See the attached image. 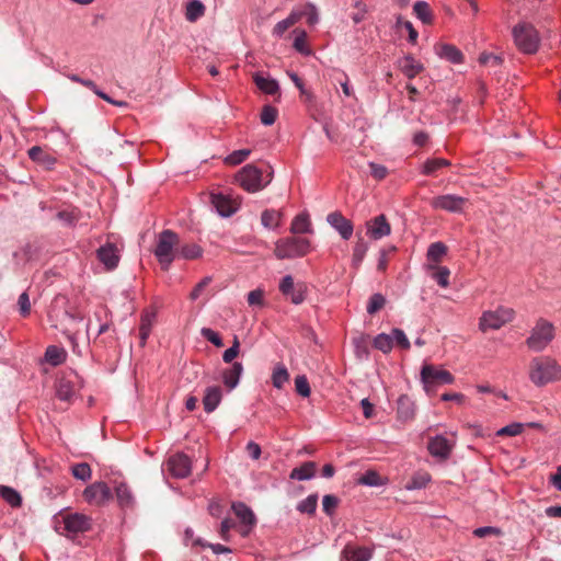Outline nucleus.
Here are the masks:
<instances>
[{
	"label": "nucleus",
	"mask_w": 561,
	"mask_h": 561,
	"mask_svg": "<svg viewBox=\"0 0 561 561\" xmlns=\"http://www.w3.org/2000/svg\"><path fill=\"white\" fill-rule=\"evenodd\" d=\"M528 375L534 385L542 387L561 379V366L549 356H537L529 364Z\"/></svg>",
	"instance_id": "1"
},
{
	"label": "nucleus",
	"mask_w": 561,
	"mask_h": 561,
	"mask_svg": "<svg viewBox=\"0 0 561 561\" xmlns=\"http://www.w3.org/2000/svg\"><path fill=\"white\" fill-rule=\"evenodd\" d=\"M179 244V234L170 229H165L158 234L153 254L163 271H168L178 257Z\"/></svg>",
	"instance_id": "2"
},
{
	"label": "nucleus",
	"mask_w": 561,
	"mask_h": 561,
	"mask_svg": "<svg viewBox=\"0 0 561 561\" xmlns=\"http://www.w3.org/2000/svg\"><path fill=\"white\" fill-rule=\"evenodd\" d=\"M311 243L307 238L287 237L275 242L274 255L278 260H291L307 255Z\"/></svg>",
	"instance_id": "3"
},
{
	"label": "nucleus",
	"mask_w": 561,
	"mask_h": 561,
	"mask_svg": "<svg viewBox=\"0 0 561 561\" xmlns=\"http://www.w3.org/2000/svg\"><path fill=\"white\" fill-rule=\"evenodd\" d=\"M237 183L247 192L255 193L263 190L272 181V173L266 176L254 164L244 165L236 175Z\"/></svg>",
	"instance_id": "4"
},
{
	"label": "nucleus",
	"mask_w": 561,
	"mask_h": 561,
	"mask_svg": "<svg viewBox=\"0 0 561 561\" xmlns=\"http://www.w3.org/2000/svg\"><path fill=\"white\" fill-rule=\"evenodd\" d=\"M513 37L518 49L525 54H534L539 47V35L529 23H518L513 28Z\"/></svg>",
	"instance_id": "5"
},
{
	"label": "nucleus",
	"mask_w": 561,
	"mask_h": 561,
	"mask_svg": "<svg viewBox=\"0 0 561 561\" xmlns=\"http://www.w3.org/2000/svg\"><path fill=\"white\" fill-rule=\"evenodd\" d=\"M554 337V327L546 319H539L526 340L527 346L535 351H543Z\"/></svg>",
	"instance_id": "6"
},
{
	"label": "nucleus",
	"mask_w": 561,
	"mask_h": 561,
	"mask_svg": "<svg viewBox=\"0 0 561 561\" xmlns=\"http://www.w3.org/2000/svg\"><path fill=\"white\" fill-rule=\"evenodd\" d=\"M515 311L512 308L499 307L495 310L484 311L479 320V329L482 332L499 330L513 321Z\"/></svg>",
	"instance_id": "7"
},
{
	"label": "nucleus",
	"mask_w": 561,
	"mask_h": 561,
	"mask_svg": "<svg viewBox=\"0 0 561 561\" xmlns=\"http://www.w3.org/2000/svg\"><path fill=\"white\" fill-rule=\"evenodd\" d=\"M82 497L89 505L102 507L110 503L113 499V493L105 482L96 481L83 490Z\"/></svg>",
	"instance_id": "8"
},
{
	"label": "nucleus",
	"mask_w": 561,
	"mask_h": 561,
	"mask_svg": "<svg viewBox=\"0 0 561 561\" xmlns=\"http://www.w3.org/2000/svg\"><path fill=\"white\" fill-rule=\"evenodd\" d=\"M70 316L69 300L65 295H57L51 300L48 310V320L53 328H60Z\"/></svg>",
	"instance_id": "9"
},
{
	"label": "nucleus",
	"mask_w": 561,
	"mask_h": 561,
	"mask_svg": "<svg viewBox=\"0 0 561 561\" xmlns=\"http://www.w3.org/2000/svg\"><path fill=\"white\" fill-rule=\"evenodd\" d=\"M466 204L467 198L455 194L438 195L430 201V205L433 209L449 213H461Z\"/></svg>",
	"instance_id": "10"
},
{
	"label": "nucleus",
	"mask_w": 561,
	"mask_h": 561,
	"mask_svg": "<svg viewBox=\"0 0 561 561\" xmlns=\"http://www.w3.org/2000/svg\"><path fill=\"white\" fill-rule=\"evenodd\" d=\"M279 291L295 305H300L306 299L307 286L304 283H294L290 275H286L279 283Z\"/></svg>",
	"instance_id": "11"
},
{
	"label": "nucleus",
	"mask_w": 561,
	"mask_h": 561,
	"mask_svg": "<svg viewBox=\"0 0 561 561\" xmlns=\"http://www.w3.org/2000/svg\"><path fill=\"white\" fill-rule=\"evenodd\" d=\"M454 380V376L448 370L437 368L434 365H424L421 369V381L427 385H450Z\"/></svg>",
	"instance_id": "12"
},
{
	"label": "nucleus",
	"mask_w": 561,
	"mask_h": 561,
	"mask_svg": "<svg viewBox=\"0 0 561 561\" xmlns=\"http://www.w3.org/2000/svg\"><path fill=\"white\" fill-rule=\"evenodd\" d=\"M96 257L105 270L113 271L118 266L121 250L114 242L107 241L96 250Z\"/></svg>",
	"instance_id": "13"
},
{
	"label": "nucleus",
	"mask_w": 561,
	"mask_h": 561,
	"mask_svg": "<svg viewBox=\"0 0 561 561\" xmlns=\"http://www.w3.org/2000/svg\"><path fill=\"white\" fill-rule=\"evenodd\" d=\"M167 465L170 474L178 479L188 477L192 470V461L190 457L183 453H178L169 457Z\"/></svg>",
	"instance_id": "14"
},
{
	"label": "nucleus",
	"mask_w": 561,
	"mask_h": 561,
	"mask_svg": "<svg viewBox=\"0 0 561 561\" xmlns=\"http://www.w3.org/2000/svg\"><path fill=\"white\" fill-rule=\"evenodd\" d=\"M65 530L69 535L85 533L91 529L92 520L82 513H70L62 517Z\"/></svg>",
	"instance_id": "15"
},
{
	"label": "nucleus",
	"mask_w": 561,
	"mask_h": 561,
	"mask_svg": "<svg viewBox=\"0 0 561 561\" xmlns=\"http://www.w3.org/2000/svg\"><path fill=\"white\" fill-rule=\"evenodd\" d=\"M366 234L373 240H380L391 233V226L385 215H378L366 221Z\"/></svg>",
	"instance_id": "16"
},
{
	"label": "nucleus",
	"mask_w": 561,
	"mask_h": 561,
	"mask_svg": "<svg viewBox=\"0 0 561 561\" xmlns=\"http://www.w3.org/2000/svg\"><path fill=\"white\" fill-rule=\"evenodd\" d=\"M210 203L221 217H230L238 210V204L222 193H211Z\"/></svg>",
	"instance_id": "17"
},
{
	"label": "nucleus",
	"mask_w": 561,
	"mask_h": 561,
	"mask_svg": "<svg viewBox=\"0 0 561 561\" xmlns=\"http://www.w3.org/2000/svg\"><path fill=\"white\" fill-rule=\"evenodd\" d=\"M232 510L237 517L242 523V528L240 530L242 536H248L251 528L255 525L256 518L252 510L242 502H237L232 504Z\"/></svg>",
	"instance_id": "18"
},
{
	"label": "nucleus",
	"mask_w": 561,
	"mask_h": 561,
	"mask_svg": "<svg viewBox=\"0 0 561 561\" xmlns=\"http://www.w3.org/2000/svg\"><path fill=\"white\" fill-rule=\"evenodd\" d=\"M327 221L334 228L343 240H348L354 231V227L351 220L345 218L341 213L333 211L328 215Z\"/></svg>",
	"instance_id": "19"
},
{
	"label": "nucleus",
	"mask_w": 561,
	"mask_h": 561,
	"mask_svg": "<svg viewBox=\"0 0 561 561\" xmlns=\"http://www.w3.org/2000/svg\"><path fill=\"white\" fill-rule=\"evenodd\" d=\"M157 321V309L154 307L146 308L140 316L139 337L140 344L144 346L151 333Z\"/></svg>",
	"instance_id": "20"
},
{
	"label": "nucleus",
	"mask_w": 561,
	"mask_h": 561,
	"mask_svg": "<svg viewBox=\"0 0 561 561\" xmlns=\"http://www.w3.org/2000/svg\"><path fill=\"white\" fill-rule=\"evenodd\" d=\"M427 449L433 457L446 459L451 453L453 444L445 436L436 435L430 439Z\"/></svg>",
	"instance_id": "21"
},
{
	"label": "nucleus",
	"mask_w": 561,
	"mask_h": 561,
	"mask_svg": "<svg viewBox=\"0 0 561 561\" xmlns=\"http://www.w3.org/2000/svg\"><path fill=\"white\" fill-rule=\"evenodd\" d=\"M373 550L367 547L345 546L341 552L340 561H370Z\"/></svg>",
	"instance_id": "22"
},
{
	"label": "nucleus",
	"mask_w": 561,
	"mask_h": 561,
	"mask_svg": "<svg viewBox=\"0 0 561 561\" xmlns=\"http://www.w3.org/2000/svg\"><path fill=\"white\" fill-rule=\"evenodd\" d=\"M222 400V389L220 386H209L204 391L203 407L206 413L214 412Z\"/></svg>",
	"instance_id": "23"
},
{
	"label": "nucleus",
	"mask_w": 561,
	"mask_h": 561,
	"mask_svg": "<svg viewBox=\"0 0 561 561\" xmlns=\"http://www.w3.org/2000/svg\"><path fill=\"white\" fill-rule=\"evenodd\" d=\"M27 154L32 161L43 165L47 170L53 169L57 161L51 153L39 146L30 148Z\"/></svg>",
	"instance_id": "24"
},
{
	"label": "nucleus",
	"mask_w": 561,
	"mask_h": 561,
	"mask_svg": "<svg viewBox=\"0 0 561 561\" xmlns=\"http://www.w3.org/2000/svg\"><path fill=\"white\" fill-rule=\"evenodd\" d=\"M114 490L117 504L122 510H129L135 506V496L125 482H117Z\"/></svg>",
	"instance_id": "25"
},
{
	"label": "nucleus",
	"mask_w": 561,
	"mask_h": 561,
	"mask_svg": "<svg viewBox=\"0 0 561 561\" xmlns=\"http://www.w3.org/2000/svg\"><path fill=\"white\" fill-rule=\"evenodd\" d=\"M242 373L243 366L239 362L233 363L230 368L222 371V382L228 390H233L238 386Z\"/></svg>",
	"instance_id": "26"
},
{
	"label": "nucleus",
	"mask_w": 561,
	"mask_h": 561,
	"mask_svg": "<svg viewBox=\"0 0 561 561\" xmlns=\"http://www.w3.org/2000/svg\"><path fill=\"white\" fill-rule=\"evenodd\" d=\"M436 54L453 64H461L463 60L462 53L454 45L438 44L435 46Z\"/></svg>",
	"instance_id": "27"
},
{
	"label": "nucleus",
	"mask_w": 561,
	"mask_h": 561,
	"mask_svg": "<svg viewBox=\"0 0 561 561\" xmlns=\"http://www.w3.org/2000/svg\"><path fill=\"white\" fill-rule=\"evenodd\" d=\"M415 414L414 402L408 396H401L398 399L397 415L402 422L411 421Z\"/></svg>",
	"instance_id": "28"
},
{
	"label": "nucleus",
	"mask_w": 561,
	"mask_h": 561,
	"mask_svg": "<svg viewBox=\"0 0 561 561\" xmlns=\"http://www.w3.org/2000/svg\"><path fill=\"white\" fill-rule=\"evenodd\" d=\"M290 375L283 363H276L272 369L271 380L275 389L282 390L289 381Z\"/></svg>",
	"instance_id": "29"
},
{
	"label": "nucleus",
	"mask_w": 561,
	"mask_h": 561,
	"mask_svg": "<svg viewBox=\"0 0 561 561\" xmlns=\"http://www.w3.org/2000/svg\"><path fill=\"white\" fill-rule=\"evenodd\" d=\"M399 66L403 75L409 79H413L423 70V65L411 55L404 56L400 60Z\"/></svg>",
	"instance_id": "30"
},
{
	"label": "nucleus",
	"mask_w": 561,
	"mask_h": 561,
	"mask_svg": "<svg viewBox=\"0 0 561 561\" xmlns=\"http://www.w3.org/2000/svg\"><path fill=\"white\" fill-rule=\"evenodd\" d=\"M283 211L273 208L265 209L261 214V224L266 229L275 230L282 226Z\"/></svg>",
	"instance_id": "31"
},
{
	"label": "nucleus",
	"mask_w": 561,
	"mask_h": 561,
	"mask_svg": "<svg viewBox=\"0 0 561 561\" xmlns=\"http://www.w3.org/2000/svg\"><path fill=\"white\" fill-rule=\"evenodd\" d=\"M290 232L294 234L311 233L312 226L307 213H300L294 217L290 225Z\"/></svg>",
	"instance_id": "32"
},
{
	"label": "nucleus",
	"mask_w": 561,
	"mask_h": 561,
	"mask_svg": "<svg viewBox=\"0 0 561 561\" xmlns=\"http://www.w3.org/2000/svg\"><path fill=\"white\" fill-rule=\"evenodd\" d=\"M316 474V463L313 461H307L300 467L294 468L289 474L291 480L305 481L310 480Z\"/></svg>",
	"instance_id": "33"
},
{
	"label": "nucleus",
	"mask_w": 561,
	"mask_h": 561,
	"mask_svg": "<svg viewBox=\"0 0 561 561\" xmlns=\"http://www.w3.org/2000/svg\"><path fill=\"white\" fill-rule=\"evenodd\" d=\"M206 8L199 0H188L185 5V19L188 22H196L204 16Z\"/></svg>",
	"instance_id": "34"
},
{
	"label": "nucleus",
	"mask_w": 561,
	"mask_h": 561,
	"mask_svg": "<svg viewBox=\"0 0 561 561\" xmlns=\"http://www.w3.org/2000/svg\"><path fill=\"white\" fill-rule=\"evenodd\" d=\"M431 481V474L426 471L420 470L412 474L411 479L405 484L409 491L424 489Z\"/></svg>",
	"instance_id": "35"
},
{
	"label": "nucleus",
	"mask_w": 561,
	"mask_h": 561,
	"mask_svg": "<svg viewBox=\"0 0 561 561\" xmlns=\"http://www.w3.org/2000/svg\"><path fill=\"white\" fill-rule=\"evenodd\" d=\"M56 396L62 401H71L75 396L73 383L66 378H60L56 385Z\"/></svg>",
	"instance_id": "36"
},
{
	"label": "nucleus",
	"mask_w": 561,
	"mask_h": 561,
	"mask_svg": "<svg viewBox=\"0 0 561 561\" xmlns=\"http://www.w3.org/2000/svg\"><path fill=\"white\" fill-rule=\"evenodd\" d=\"M254 82L256 87L266 94L274 95L278 92V82L272 78L255 75Z\"/></svg>",
	"instance_id": "37"
},
{
	"label": "nucleus",
	"mask_w": 561,
	"mask_h": 561,
	"mask_svg": "<svg viewBox=\"0 0 561 561\" xmlns=\"http://www.w3.org/2000/svg\"><path fill=\"white\" fill-rule=\"evenodd\" d=\"M295 38L293 43V47L300 53L301 55L309 56L312 50L307 44V33L304 30L296 28L294 30Z\"/></svg>",
	"instance_id": "38"
},
{
	"label": "nucleus",
	"mask_w": 561,
	"mask_h": 561,
	"mask_svg": "<svg viewBox=\"0 0 561 561\" xmlns=\"http://www.w3.org/2000/svg\"><path fill=\"white\" fill-rule=\"evenodd\" d=\"M66 351L55 345L48 346L45 352V359L53 366L62 364L66 359Z\"/></svg>",
	"instance_id": "39"
},
{
	"label": "nucleus",
	"mask_w": 561,
	"mask_h": 561,
	"mask_svg": "<svg viewBox=\"0 0 561 561\" xmlns=\"http://www.w3.org/2000/svg\"><path fill=\"white\" fill-rule=\"evenodd\" d=\"M428 268L434 270L432 278L443 288L449 286L450 270L447 266L428 265Z\"/></svg>",
	"instance_id": "40"
},
{
	"label": "nucleus",
	"mask_w": 561,
	"mask_h": 561,
	"mask_svg": "<svg viewBox=\"0 0 561 561\" xmlns=\"http://www.w3.org/2000/svg\"><path fill=\"white\" fill-rule=\"evenodd\" d=\"M413 12L424 24H431L433 14L430 4L425 1H416L413 5Z\"/></svg>",
	"instance_id": "41"
},
{
	"label": "nucleus",
	"mask_w": 561,
	"mask_h": 561,
	"mask_svg": "<svg viewBox=\"0 0 561 561\" xmlns=\"http://www.w3.org/2000/svg\"><path fill=\"white\" fill-rule=\"evenodd\" d=\"M447 253V247L438 241V242H434L432 243L428 249H427V260L430 262H433L435 263V265L437 263H439L443 259V256Z\"/></svg>",
	"instance_id": "42"
},
{
	"label": "nucleus",
	"mask_w": 561,
	"mask_h": 561,
	"mask_svg": "<svg viewBox=\"0 0 561 561\" xmlns=\"http://www.w3.org/2000/svg\"><path fill=\"white\" fill-rule=\"evenodd\" d=\"M0 495L12 507H19L22 504L20 493L10 486L0 485Z\"/></svg>",
	"instance_id": "43"
},
{
	"label": "nucleus",
	"mask_w": 561,
	"mask_h": 561,
	"mask_svg": "<svg viewBox=\"0 0 561 561\" xmlns=\"http://www.w3.org/2000/svg\"><path fill=\"white\" fill-rule=\"evenodd\" d=\"M449 165L450 162L444 158L428 159L424 162L422 172L425 175H433L437 170Z\"/></svg>",
	"instance_id": "44"
},
{
	"label": "nucleus",
	"mask_w": 561,
	"mask_h": 561,
	"mask_svg": "<svg viewBox=\"0 0 561 561\" xmlns=\"http://www.w3.org/2000/svg\"><path fill=\"white\" fill-rule=\"evenodd\" d=\"M318 506V494H310L297 505V511L302 514L313 515Z\"/></svg>",
	"instance_id": "45"
},
{
	"label": "nucleus",
	"mask_w": 561,
	"mask_h": 561,
	"mask_svg": "<svg viewBox=\"0 0 561 561\" xmlns=\"http://www.w3.org/2000/svg\"><path fill=\"white\" fill-rule=\"evenodd\" d=\"M203 250L197 244H185L180 247L178 251V256L183 257L185 260H194L202 256Z\"/></svg>",
	"instance_id": "46"
},
{
	"label": "nucleus",
	"mask_w": 561,
	"mask_h": 561,
	"mask_svg": "<svg viewBox=\"0 0 561 561\" xmlns=\"http://www.w3.org/2000/svg\"><path fill=\"white\" fill-rule=\"evenodd\" d=\"M71 473L76 479L84 482L90 480L92 477L91 467L87 462H79L71 466Z\"/></svg>",
	"instance_id": "47"
},
{
	"label": "nucleus",
	"mask_w": 561,
	"mask_h": 561,
	"mask_svg": "<svg viewBox=\"0 0 561 561\" xmlns=\"http://www.w3.org/2000/svg\"><path fill=\"white\" fill-rule=\"evenodd\" d=\"M392 336L390 334L380 333L374 339V347L387 354L392 350Z\"/></svg>",
	"instance_id": "48"
},
{
	"label": "nucleus",
	"mask_w": 561,
	"mask_h": 561,
	"mask_svg": "<svg viewBox=\"0 0 561 561\" xmlns=\"http://www.w3.org/2000/svg\"><path fill=\"white\" fill-rule=\"evenodd\" d=\"M250 154H251L250 149L236 150V151L231 152L230 154H228L224 159V162L228 165H238V164L242 163L243 161H245Z\"/></svg>",
	"instance_id": "49"
},
{
	"label": "nucleus",
	"mask_w": 561,
	"mask_h": 561,
	"mask_svg": "<svg viewBox=\"0 0 561 561\" xmlns=\"http://www.w3.org/2000/svg\"><path fill=\"white\" fill-rule=\"evenodd\" d=\"M385 304H386V298L383 297V295H381L379 293L374 294L368 300L366 310L369 314H374V313L378 312L380 309H382Z\"/></svg>",
	"instance_id": "50"
},
{
	"label": "nucleus",
	"mask_w": 561,
	"mask_h": 561,
	"mask_svg": "<svg viewBox=\"0 0 561 561\" xmlns=\"http://www.w3.org/2000/svg\"><path fill=\"white\" fill-rule=\"evenodd\" d=\"M367 251H368V245L364 241L360 240L355 244V247L353 249V259H352L353 265L355 267H358L362 264Z\"/></svg>",
	"instance_id": "51"
},
{
	"label": "nucleus",
	"mask_w": 561,
	"mask_h": 561,
	"mask_svg": "<svg viewBox=\"0 0 561 561\" xmlns=\"http://www.w3.org/2000/svg\"><path fill=\"white\" fill-rule=\"evenodd\" d=\"M358 483L368 486H379L382 484V481L376 471L368 470L358 479Z\"/></svg>",
	"instance_id": "52"
},
{
	"label": "nucleus",
	"mask_w": 561,
	"mask_h": 561,
	"mask_svg": "<svg viewBox=\"0 0 561 561\" xmlns=\"http://www.w3.org/2000/svg\"><path fill=\"white\" fill-rule=\"evenodd\" d=\"M295 387L297 393L304 398H308L311 393L308 379L305 375H299L295 378Z\"/></svg>",
	"instance_id": "53"
},
{
	"label": "nucleus",
	"mask_w": 561,
	"mask_h": 561,
	"mask_svg": "<svg viewBox=\"0 0 561 561\" xmlns=\"http://www.w3.org/2000/svg\"><path fill=\"white\" fill-rule=\"evenodd\" d=\"M277 117V110L271 105H265L261 112V122L265 126H271L275 123Z\"/></svg>",
	"instance_id": "54"
},
{
	"label": "nucleus",
	"mask_w": 561,
	"mask_h": 561,
	"mask_svg": "<svg viewBox=\"0 0 561 561\" xmlns=\"http://www.w3.org/2000/svg\"><path fill=\"white\" fill-rule=\"evenodd\" d=\"M337 505H339V499L335 495L327 494L323 496L322 508L327 515L332 516L334 514Z\"/></svg>",
	"instance_id": "55"
},
{
	"label": "nucleus",
	"mask_w": 561,
	"mask_h": 561,
	"mask_svg": "<svg viewBox=\"0 0 561 561\" xmlns=\"http://www.w3.org/2000/svg\"><path fill=\"white\" fill-rule=\"evenodd\" d=\"M524 424L511 423L496 432L497 436H517L523 432Z\"/></svg>",
	"instance_id": "56"
},
{
	"label": "nucleus",
	"mask_w": 561,
	"mask_h": 561,
	"mask_svg": "<svg viewBox=\"0 0 561 561\" xmlns=\"http://www.w3.org/2000/svg\"><path fill=\"white\" fill-rule=\"evenodd\" d=\"M340 77L335 78L340 87L342 88V92L344 96L352 98L354 96V90L350 83V78L344 71L339 72Z\"/></svg>",
	"instance_id": "57"
},
{
	"label": "nucleus",
	"mask_w": 561,
	"mask_h": 561,
	"mask_svg": "<svg viewBox=\"0 0 561 561\" xmlns=\"http://www.w3.org/2000/svg\"><path fill=\"white\" fill-rule=\"evenodd\" d=\"M201 334L204 339L217 347H221L224 345L221 336L210 328H203L201 330Z\"/></svg>",
	"instance_id": "58"
},
{
	"label": "nucleus",
	"mask_w": 561,
	"mask_h": 561,
	"mask_svg": "<svg viewBox=\"0 0 561 561\" xmlns=\"http://www.w3.org/2000/svg\"><path fill=\"white\" fill-rule=\"evenodd\" d=\"M390 335L392 336V343L396 342L403 350L410 348V341L401 329H393Z\"/></svg>",
	"instance_id": "59"
},
{
	"label": "nucleus",
	"mask_w": 561,
	"mask_h": 561,
	"mask_svg": "<svg viewBox=\"0 0 561 561\" xmlns=\"http://www.w3.org/2000/svg\"><path fill=\"white\" fill-rule=\"evenodd\" d=\"M57 218L65 225L72 226L79 220L78 211L72 210H60L57 213Z\"/></svg>",
	"instance_id": "60"
},
{
	"label": "nucleus",
	"mask_w": 561,
	"mask_h": 561,
	"mask_svg": "<svg viewBox=\"0 0 561 561\" xmlns=\"http://www.w3.org/2000/svg\"><path fill=\"white\" fill-rule=\"evenodd\" d=\"M240 350V342L238 336H234L232 345L224 352L222 359L225 363H232L238 356Z\"/></svg>",
	"instance_id": "61"
},
{
	"label": "nucleus",
	"mask_w": 561,
	"mask_h": 561,
	"mask_svg": "<svg viewBox=\"0 0 561 561\" xmlns=\"http://www.w3.org/2000/svg\"><path fill=\"white\" fill-rule=\"evenodd\" d=\"M248 304L250 306L262 307L264 305V291L260 288L251 290L248 294Z\"/></svg>",
	"instance_id": "62"
},
{
	"label": "nucleus",
	"mask_w": 561,
	"mask_h": 561,
	"mask_svg": "<svg viewBox=\"0 0 561 561\" xmlns=\"http://www.w3.org/2000/svg\"><path fill=\"white\" fill-rule=\"evenodd\" d=\"M369 169L373 178H375L378 181L383 180L388 174L387 168L382 164L369 162Z\"/></svg>",
	"instance_id": "63"
},
{
	"label": "nucleus",
	"mask_w": 561,
	"mask_h": 561,
	"mask_svg": "<svg viewBox=\"0 0 561 561\" xmlns=\"http://www.w3.org/2000/svg\"><path fill=\"white\" fill-rule=\"evenodd\" d=\"M305 16L309 25H314L319 21L317 9L312 4H308L304 8Z\"/></svg>",
	"instance_id": "64"
}]
</instances>
